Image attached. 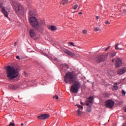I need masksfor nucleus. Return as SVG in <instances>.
I'll use <instances>...</instances> for the list:
<instances>
[{
  "instance_id": "1",
  "label": "nucleus",
  "mask_w": 126,
  "mask_h": 126,
  "mask_svg": "<svg viewBox=\"0 0 126 126\" xmlns=\"http://www.w3.org/2000/svg\"><path fill=\"white\" fill-rule=\"evenodd\" d=\"M64 80L65 83L73 84L70 88L71 92L75 94L78 93V90L81 87V84L78 80L76 79L73 73H66L64 77Z\"/></svg>"
},
{
  "instance_id": "2",
  "label": "nucleus",
  "mask_w": 126,
  "mask_h": 126,
  "mask_svg": "<svg viewBox=\"0 0 126 126\" xmlns=\"http://www.w3.org/2000/svg\"><path fill=\"white\" fill-rule=\"evenodd\" d=\"M6 72L7 77L10 80L15 79L18 76V69L10 65L7 66Z\"/></svg>"
},
{
  "instance_id": "3",
  "label": "nucleus",
  "mask_w": 126,
  "mask_h": 126,
  "mask_svg": "<svg viewBox=\"0 0 126 126\" xmlns=\"http://www.w3.org/2000/svg\"><path fill=\"white\" fill-rule=\"evenodd\" d=\"M29 22L31 25H32V27L36 30H40V29H42V25L45 24L44 22H38L37 18L34 17H31L29 18Z\"/></svg>"
},
{
  "instance_id": "4",
  "label": "nucleus",
  "mask_w": 126,
  "mask_h": 126,
  "mask_svg": "<svg viewBox=\"0 0 126 126\" xmlns=\"http://www.w3.org/2000/svg\"><path fill=\"white\" fill-rule=\"evenodd\" d=\"M13 7L16 11V13L18 14V15H21L23 14L24 12V8L22 6L20 3L17 2V1H13Z\"/></svg>"
},
{
  "instance_id": "5",
  "label": "nucleus",
  "mask_w": 126,
  "mask_h": 126,
  "mask_svg": "<svg viewBox=\"0 0 126 126\" xmlns=\"http://www.w3.org/2000/svg\"><path fill=\"white\" fill-rule=\"evenodd\" d=\"M0 7L1 9V12L4 14V17L7 18L8 17V9L4 7L1 3H0Z\"/></svg>"
},
{
  "instance_id": "6",
  "label": "nucleus",
  "mask_w": 126,
  "mask_h": 126,
  "mask_svg": "<svg viewBox=\"0 0 126 126\" xmlns=\"http://www.w3.org/2000/svg\"><path fill=\"white\" fill-rule=\"evenodd\" d=\"M114 105H115V102L112 99H109L105 102L106 106L109 109H112L114 107Z\"/></svg>"
},
{
  "instance_id": "7",
  "label": "nucleus",
  "mask_w": 126,
  "mask_h": 126,
  "mask_svg": "<svg viewBox=\"0 0 126 126\" xmlns=\"http://www.w3.org/2000/svg\"><path fill=\"white\" fill-rule=\"evenodd\" d=\"M105 58H106V55H99L95 59V61L96 63H102V62H104L105 61Z\"/></svg>"
},
{
  "instance_id": "8",
  "label": "nucleus",
  "mask_w": 126,
  "mask_h": 126,
  "mask_svg": "<svg viewBox=\"0 0 126 126\" xmlns=\"http://www.w3.org/2000/svg\"><path fill=\"white\" fill-rule=\"evenodd\" d=\"M122 64V60L120 58H117L116 59L115 65L116 68H119L121 65Z\"/></svg>"
},
{
  "instance_id": "9",
  "label": "nucleus",
  "mask_w": 126,
  "mask_h": 126,
  "mask_svg": "<svg viewBox=\"0 0 126 126\" xmlns=\"http://www.w3.org/2000/svg\"><path fill=\"white\" fill-rule=\"evenodd\" d=\"M117 54V52H115L114 51H112L111 52L108 53L105 55V57L107 58L108 56H109V57L110 59H113L114 57L116 56V54Z\"/></svg>"
},
{
  "instance_id": "10",
  "label": "nucleus",
  "mask_w": 126,
  "mask_h": 126,
  "mask_svg": "<svg viewBox=\"0 0 126 126\" xmlns=\"http://www.w3.org/2000/svg\"><path fill=\"white\" fill-rule=\"evenodd\" d=\"M93 99H94V97L90 96L86 100V106H89L90 104H92L93 102Z\"/></svg>"
},
{
  "instance_id": "11",
  "label": "nucleus",
  "mask_w": 126,
  "mask_h": 126,
  "mask_svg": "<svg viewBox=\"0 0 126 126\" xmlns=\"http://www.w3.org/2000/svg\"><path fill=\"white\" fill-rule=\"evenodd\" d=\"M126 67H123L121 69H119L117 71L118 74L122 75V74H124V73H126Z\"/></svg>"
},
{
  "instance_id": "12",
  "label": "nucleus",
  "mask_w": 126,
  "mask_h": 126,
  "mask_svg": "<svg viewBox=\"0 0 126 126\" xmlns=\"http://www.w3.org/2000/svg\"><path fill=\"white\" fill-rule=\"evenodd\" d=\"M49 118V115L47 114H41L40 116H38V119L40 120H46Z\"/></svg>"
},
{
  "instance_id": "13",
  "label": "nucleus",
  "mask_w": 126,
  "mask_h": 126,
  "mask_svg": "<svg viewBox=\"0 0 126 126\" xmlns=\"http://www.w3.org/2000/svg\"><path fill=\"white\" fill-rule=\"evenodd\" d=\"M30 35L32 38L36 36V33H35V30L34 29H32L30 30Z\"/></svg>"
},
{
  "instance_id": "14",
  "label": "nucleus",
  "mask_w": 126,
  "mask_h": 126,
  "mask_svg": "<svg viewBox=\"0 0 126 126\" xmlns=\"http://www.w3.org/2000/svg\"><path fill=\"white\" fill-rule=\"evenodd\" d=\"M64 53L65 54H67V55H68V56H69L70 57H74V54L72 52L68 51V50H65Z\"/></svg>"
},
{
  "instance_id": "15",
  "label": "nucleus",
  "mask_w": 126,
  "mask_h": 126,
  "mask_svg": "<svg viewBox=\"0 0 126 126\" xmlns=\"http://www.w3.org/2000/svg\"><path fill=\"white\" fill-rule=\"evenodd\" d=\"M119 89V87L118 86V83H115L112 87L113 90H118Z\"/></svg>"
},
{
  "instance_id": "16",
  "label": "nucleus",
  "mask_w": 126,
  "mask_h": 126,
  "mask_svg": "<svg viewBox=\"0 0 126 126\" xmlns=\"http://www.w3.org/2000/svg\"><path fill=\"white\" fill-rule=\"evenodd\" d=\"M18 86L17 85H12L9 86L10 89H12L13 90H16L17 89Z\"/></svg>"
},
{
  "instance_id": "17",
  "label": "nucleus",
  "mask_w": 126,
  "mask_h": 126,
  "mask_svg": "<svg viewBox=\"0 0 126 126\" xmlns=\"http://www.w3.org/2000/svg\"><path fill=\"white\" fill-rule=\"evenodd\" d=\"M29 14L30 16H32L35 14V11L33 10H30L29 12Z\"/></svg>"
},
{
  "instance_id": "18",
  "label": "nucleus",
  "mask_w": 126,
  "mask_h": 126,
  "mask_svg": "<svg viewBox=\"0 0 126 126\" xmlns=\"http://www.w3.org/2000/svg\"><path fill=\"white\" fill-rule=\"evenodd\" d=\"M49 29H50L51 31H55V30H57V27L55 26H51L49 27Z\"/></svg>"
},
{
  "instance_id": "19",
  "label": "nucleus",
  "mask_w": 126,
  "mask_h": 126,
  "mask_svg": "<svg viewBox=\"0 0 126 126\" xmlns=\"http://www.w3.org/2000/svg\"><path fill=\"white\" fill-rule=\"evenodd\" d=\"M115 50H120V51L123 50L122 48H119V43L115 45Z\"/></svg>"
},
{
  "instance_id": "20",
  "label": "nucleus",
  "mask_w": 126,
  "mask_h": 126,
  "mask_svg": "<svg viewBox=\"0 0 126 126\" xmlns=\"http://www.w3.org/2000/svg\"><path fill=\"white\" fill-rule=\"evenodd\" d=\"M87 111L88 112H89V113H91V112L92 108H91V106L90 105L88 106V107L87 108Z\"/></svg>"
},
{
  "instance_id": "21",
  "label": "nucleus",
  "mask_w": 126,
  "mask_h": 126,
  "mask_svg": "<svg viewBox=\"0 0 126 126\" xmlns=\"http://www.w3.org/2000/svg\"><path fill=\"white\" fill-rule=\"evenodd\" d=\"M99 30H100V28L99 27H95L94 29V31H95V32H97V31H99Z\"/></svg>"
},
{
  "instance_id": "22",
  "label": "nucleus",
  "mask_w": 126,
  "mask_h": 126,
  "mask_svg": "<svg viewBox=\"0 0 126 126\" xmlns=\"http://www.w3.org/2000/svg\"><path fill=\"white\" fill-rule=\"evenodd\" d=\"M77 114L78 115V116H80L81 115V111H80V109H78L77 111Z\"/></svg>"
},
{
  "instance_id": "23",
  "label": "nucleus",
  "mask_w": 126,
  "mask_h": 126,
  "mask_svg": "<svg viewBox=\"0 0 126 126\" xmlns=\"http://www.w3.org/2000/svg\"><path fill=\"white\" fill-rule=\"evenodd\" d=\"M78 7V4H75L73 6V9L75 10L76 8Z\"/></svg>"
},
{
  "instance_id": "24",
  "label": "nucleus",
  "mask_w": 126,
  "mask_h": 126,
  "mask_svg": "<svg viewBox=\"0 0 126 126\" xmlns=\"http://www.w3.org/2000/svg\"><path fill=\"white\" fill-rule=\"evenodd\" d=\"M126 91H125V90H122V95L125 96V95H126Z\"/></svg>"
},
{
  "instance_id": "25",
  "label": "nucleus",
  "mask_w": 126,
  "mask_h": 126,
  "mask_svg": "<svg viewBox=\"0 0 126 126\" xmlns=\"http://www.w3.org/2000/svg\"><path fill=\"white\" fill-rule=\"evenodd\" d=\"M63 66H65V67L67 69L68 68V64L66 63L63 64Z\"/></svg>"
},
{
  "instance_id": "26",
  "label": "nucleus",
  "mask_w": 126,
  "mask_h": 126,
  "mask_svg": "<svg viewBox=\"0 0 126 126\" xmlns=\"http://www.w3.org/2000/svg\"><path fill=\"white\" fill-rule=\"evenodd\" d=\"M9 126H15V124H14V123H12L10 122L9 125Z\"/></svg>"
},
{
  "instance_id": "27",
  "label": "nucleus",
  "mask_w": 126,
  "mask_h": 126,
  "mask_svg": "<svg viewBox=\"0 0 126 126\" xmlns=\"http://www.w3.org/2000/svg\"><path fill=\"white\" fill-rule=\"evenodd\" d=\"M76 106H78V108H79L80 109H81V110H82L83 109V106L79 105H76Z\"/></svg>"
},
{
  "instance_id": "28",
  "label": "nucleus",
  "mask_w": 126,
  "mask_h": 126,
  "mask_svg": "<svg viewBox=\"0 0 126 126\" xmlns=\"http://www.w3.org/2000/svg\"><path fill=\"white\" fill-rule=\"evenodd\" d=\"M69 44L73 46V47H75V45H74V43L73 42H69Z\"/></svg>"
},
{
  "instance_id": "29",
  "label": "nucleus",
  "mask_w": 126,
  "mask_h": 126,
  "mask_svg": "<svg viewBox=\"0 0 126 126\" xmlns=\"http://www.w3.org/2000/svg\"><path fill=\"white\" fill-rule=\"evenodd\" d=\"M55 98L56 99V100H58V99H59V96L55 95V96H53V98L55 99Z\"/></svg>"
},
{
  "instance_id": "30",
  "label": "nucleus",
  "mask_w": 126,
  "mask_h": 126,
  "mask_svg": "<svg viewBox=\"0 0 126 126\" xmlns=\"http://www.w3.org/2000/svg\"><path fill=\"white\" fill-rule=\"evenodd\" d=\"M64 2H62V3L64 5V4L65 3V2H67V1H68V0H63Z\"/></svg>"
},
{
  "instance_id": "31",
  "label": "nucleus",
  "mask_w": 126,
  "mask_h": 126,
  "mask_svg": "<svg viewBox=\"0 0 126 126\" xmlns=\"http://www.w3.org/2000/svg\"><path fill=\"white\" fill-rule=\"evenodd\" d=\"M82 32H83V34H87V31H86V30H83Z\"/></svg>"
},
{
  "instance_id": "32",
  "label": "nucleus",
  "mask_w": 126,
  "mask_h": 126,
  "mask_svg": "<svg viewBox=\"0 0 126 126\" xmlns=\"http://www.w3.org/2000/svg\"><path fill=\"white\" fill-rule=\"evenodd\" d=\"M110 48H111V46H108L106 49H105V52L108 51L109 49H110Z\"/></svg>"
},
{
  "instance_id": "33",
  "label": "nucleus",
  "mask_w": 126,
  "mask_h": 126,
  "mask_svg": "<svg viewBox=\"0 0 126 126\" xmlns=\"http://www.w3.org/2000/svg\"><path fill=\"white\" fill-rule=\"evenodd\" d=\"M105 24H110V22L109 21H107L105 22Z\"/></svg>"
},
{
  "instance_id": "34",
  "label": "nucleus",
  "mask_w": 126,
  "mask_h": 126,
  "mask_svg": "<svg viewBox=\"0 0 126 126\" xmlns=\"http://www.w3.org/2000/svg\"><path fill=\"white\" fill-rule=\"evenodd\" d=\"M81 104L84 106V105H85V103L81 102Z\"/></svg>"
},
{
  "instance_id": "35",
  "label": "nucleus",
  "mask_w": 126,
  "mask_h": 126,
  "mask_svg": "<svg viewBox=\"0 0 126 126\" xmlns=\"http://www.w3.org/2000/svg\"><path fill=\"white\" fill-rule=\"evenodd\" d=\"M16 59H17V60H20V58H19V56H16Z\"/></svg>"
},
{
  "instance_id": "36",
  "label": "nucleus",
  "mask_w": 126,
  "mask_h": 126,
  "mask_svg": "<svg viewBox=\"0 0 126 126\" xmlns=\"http://www.w3.org/2000/svg\"><path fill=\"white\" fill-rule=\"evenodd\" d=\"M123 126H126V122L123 124Z\"/></svg>"
},
{
  "instance_id": "37",
  "label": "nucleus",
  "mask_w": 126,
  "mask_h": 126,
  "mask_svg": "<svg viewBox=\"0 0 126 126\" xmlns=\"http://www.w3.org/2000/svg\"><path fill=\"white\" fill-rule=\"evenodd\" d=\"M126 9L123 10V13H126Z\"/></svg>"
},
{
  "instance_id": "38",
  "label": "nucleus",
  "mask_w": 126,
  "mask_h": 126,
  "mask_svg": "<svg viewBox=\"0 0 126 126\" xmlns=\"http://www.w3.org/2000/svg\"><path fill=\"white\" fill-rule=\"evenodd\" d=\"M78 14H80V15H81L82 14V12H80L78 13Z\"/></svg>"
},
{
  "instance_id": "39",
  "label": "nucleus",
  "mask_w": 126,
  "mask_h": 126,
  "mask_svg": "<svg viewBox=\"0 0 126 126\" xmlns=\"http://www.w3.org/2000/svg\"><path fill=\"white\" fill-rule=\"evenodd\" d=\"M96 19H97L98 20V19H99V16H96Z\"/></svg>"
},
{
  "instance_id": "40",
  "label": "nucleus",
  "mask_w": 126,
  "mask_h": 126,
  "mask_svg": "<svg viewBox=\"0 0 126 126\" xmlns=\"http://www.w3.org/2000/svg\"><path fill=\"white\" fill-rule=\"evenodd\" d=\"M108 96H109V94H105V96H106V97H108Z\"/></svg>"
},
{
  "instance_id": "41",
  "label": "nucleus",
  "mask_w": 126,
  "mask_h": 126,
  "mask_svg": "<svg viewBox=\"0 0 126 126\" xmlns=\"http://www.w3.org/2000/svg\"><path fill=\"white\" fill-rule=\"evenodd\" d=\"M14 46H15V47H16V42H15V43H14Z\"/></svg>"
},
{
  "instance_id": "42",
  "label": "nucleus",
  "mask_w": 126,
  "mask_h": 126,
  "mask_svg": "<svg viewBox=\"0 0 126 126\" xmlns=\"http://www.w3.org/2000/svg\"><path fill=\"white\" fill-rule=\"evenodd\" d=\"M114 59H113L112 61V62L114 63Z\"/></svg>"
},
{
  "instance_id": "43",
  "label": "nucleus",
  "mask_w": 126,
  "mask_h": 126,
  "mask_svg": "<svg viewBox=\"0 0 126 126\" xmlns=\"http://www.w3.org/2000/svg\"><path fill=\"white\" fill-rule=\"evenodd\" d=\"M23 125H24L23 123L21 124V126H23Z\"/></svg>"
},
{
  "instance_id": "44",
  "label": "nucleus",
  "mask_w": 126,
  "mask_h": 126,
  "mask_svg": "<svg viewBox=\"0 0 126 126\" xmlns=\"http://www.w3.org/2000/svg\"><path fill=\"white\" fill-rule=\"evenodd\" d=\"M125 112H126V109H125Z\"/></svg>"
}]
</instances>
